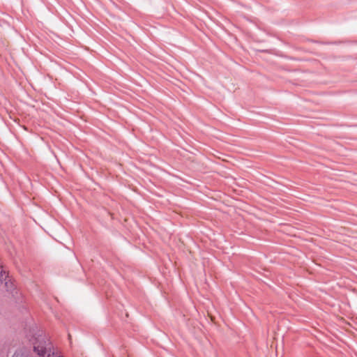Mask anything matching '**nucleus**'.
<instances>
[{
  "mask_svg": "<svg viewBox=\"0 0 357 357\" xmlns=\"http://www.w3.org/2000/svg\"><path fill=\"white\" fill-rule=\"evenodd\" d=\"M6 273L3 272V268L0 266V280L3 281L6 279Z\"/></svg>",
  "mask_w": 357,
  "mask_h": 357,
  "instance_id": "2",
  "label": "nucleus"
},
{
  "mask_svg": "<svg viewBox=\"0 0 357 357\" xmlns=\"http://www.w3.org/2000/svg\"><path fill=\"white\" fill-rule=\"evenodd\" d=\"M32 343L39 357H63L56 351L49 338L42 333L33 338Z\"/></svg>",
  "mask_w": 357,
  "mask_h": 357,
  "instance_id": "1",
  "label": "nucleus"
},
{
  "mask_svg": "<svg viewBox=\"0 0 357 357\" xmlns=\"http://www.w3.org/2000/svg\"><path fill=\"white\" fill-rule=\"evenodd\" d=\"M13 357H27L26 355L22 352H16Z\"/></svg>",
  "mask_w": 357,
  "mask_h": 357,
  "instance_id": "3",
  "label": "nucleus"
}]
</instances>
